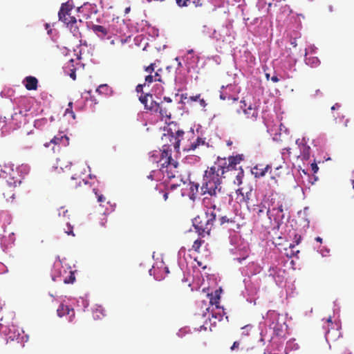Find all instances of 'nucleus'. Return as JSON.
Returning a JSON list of instances; mask_svg holds the SVG:
<instances>
[{"mask_svg":"<svg viewBox=\"0 0 354 354\" xmlns=\"http://www.w3.org/2000/svg\"><path fill=\"white\" fill-rule=\"evenodd\" d=\"M243 160V154L230 156L227 159L218 157L214 165L205 170L201 191L202 194L209 195L203 200L207 210L194 219V226L200 235L209 234L216 222V198L217 194L221 191L222 179L228 178L238 186L242 184L244 171L241 166H237Z\"/></svg>","mask_w":354,"mask_h":354,"instance_id":"obj_1","label":"nucleus"},{"mask_svg":"<svg viewBox=\"0 0 354 354\" xmlns=\"http://www.w3.org/2000/svg\"><path fill=\"white\" fill-rule=\"evenodd\" d=\"M184 134L185 132L180 129L177 130L175 133L171 131V133L164 134L162 137V140H169L170 144L166 143L163 145L159 160H157L158 158V154L156 153H158V152L156 151L153 152L150 156V160L153 162H156L157 163H160L161 166L160 167L162 168H165V165H168L171 163V162L175 161L171 158V146L173 145L174 148L178 151L180 147V139L183 138Z\"/></svg>","mask_w":354,"mask_h":354,"instance_id":"obj_2","label":"nucleus"},{"mask_svg":"<svg viewBox=\"0 0 354 354\" xmlns=\"http://www.w3.org/2000/svg\"><path fill=\"white\" fill-rule=\"evenodd\" d=\"M284 208L287 209V207L283 198L275 196L271 198L270 207L266 211V215L270 219L273 218L278 227L283 223Z\"/></svg>","mask_w":354,"mask_h":354,"instance_id":"obj_3","label":"nucleus"},{"mask_svg":"<svg viewBox=\"0 0 354 354\" xmlns=\"http://www.w3.org/2000/svg\"><path fill=\"white\" fill-rule=\"evenodd\" d=\"M243 110L245 118L250 121L254 122L259 116V109L260 106L259 100H253L252 102L248 97L243 100Z\"/></svg>","mask_w":354,"mask_h":354,"instance_id":"obj_4","label":"nucleus"},{"mask_svg":"<svg viewBox=\"0 0 354 354\" xmlns=\"http://www.w3.org/2000/svg\"><path fill=\"white\" fill-rule=\"evenodd\" d=\"M6 180L1 185V192L6 199H13L15 195V189L21 183L20 180H15L13 177H6Z\"/></svg>","mask_w":354,"mask_h":354,"instance_id":"obj_5","label":"nucleus"},{"mask_svg":"<svg viewBox=\"0 0 354 354\" xmlns=\"http://www.w3.org/2000/svg\"><path fill=\"white\" fill-rule=\"evenodd\" d=\"M145 71L148 73L145 77V84L149 85L154 82H160L164 83V79L162 77L163 70L162 68H156L155 64H151L149 66L145 68Z\"/></svg>","mask_w":354,"mask_h":354,"instance_id":"obj_6","label":"nucleus"},{"mask_svg":"<svg viewBox=\"0 0 354 354\" xmlns=\"http://www.w3.org/2000/svg\"><path fill=\"white\" fill-rule=\"evenodd\" d=\"M208 147L209 144L205 142V138L198 137L189 145H185L183 150L186 151H195L196 149H205Z\"/></svg>","mask_w":354,"mask_h":354,"instance_id":"obj_7","label":"nucleus"},{"mask_svg":"<svg viewBox=\"0 0 354 354\" xmlns=\"http://www.w3.org/2000/svg\"><path fill=\"white\" fill-rule=\"evenodd\" d=\"M139 100L145 105V108L151 111L158 113V109L155 105H158L159 103L153 100V96L151 94H145L139 97Z\"/></svg>","mask_w":354,"mask_h":354,"instance_id":"obj_8","label":"nucleus"},{"mask_svg":"<svg viewBox=\"0 0 354 354\" xmlns=\"http://www.w3.org/2000/svg\"><path fill=\"white\" fill-rule=\"evenodd\" d=\"M91 29L98 37H104L109 32L117 33L119 32L118 30L115 28L113 24L109 25L108 28L100 25H93Z\"/></svg>","mask_w":354,"mask_h":354,"instance_id":"obj_9","label":"nucleus"},{"mask_svg":"<svg viewBox=\"0 0 354 354\" xmlns=\"http://www.w3.org/2000/svg\"><path fill=\"white\" fill-rule=\"evenodd\" d=\"M178 162L174 161L169 165H165V168L160 167V170L163 174H166L168 178L171 179L176 178V175L178 174Z\"/></svg>","mask_w":354,"mask_h":354,"instance_id":"obj_10","label":"nucleus"},{"mask_svg":"<svg viewBox=\"0 0 354 354\" xmlns=\"http://www.w3.org/2000/svg\"><path fill=\"white\" fill-rule=\"evenodd\" d=\"M158 109V112L160 113L162 118L170 119L171 115V109L174 108L173 104H167L165 102H161L158 105H155Z\"/></svg>","mask_w":354,"mask_h":354,"instance_id":"obj_11","label":"nucleus"},{"mask_svg":"<svg viewBox=\"0 0 354 354\" xmlns=\"http://www.w3.org/2000/svg\"><path fill=\"white\" fill-rule=\"evenodd\" d=\"M296 144L298 145L300 150V153L297 156H301L302 159L305 160H308L310 156V147L306 145L304 140L297 139L296 140Z\"/></svg>","mask_w":354,"mask_h":354,"instance_id":"obj_12","label":"nucleus"},{"mask_svg":"<svg viewBox=\"0 0 354 354\" xmlns=\"http://www.w3.org/2000/svg\"><path fill=\"white\" fill-rule=\"evenodd\" d=\"M57 315L60 317L68 315H69V322H73L75 318V310L73 308H70L68 306L61 304L57 310Z\"/></svg>","mask_w":354,"mask_h":354,"instance_id":"obj_13","label":"nucleus"},{"mask_svg":"<svg viewBox=\"0 0 354 354\" xmlns=\"http://www.w3.org/2000/svg\"><path fill=\"white\" fill-rule=\"evenodd\" d=\"M26 112L27 111L19 110L12 115L11 120L15 125L20 127L21 124L25 122L27 115Z\"/></svg>","mask_w":354,"mask_h":354,"instance_id":"obj_14","label":"nucleus"},{"mask_svg":"<svg viewBox=\"0 0 354 354\" xmlns=\"http://www.w3.org/2000/svg\"><path fill=\"white\" fill-rule=\"evenodd\" d=\"M50 143L58 146L66 147L69 145V138L66 135L60 133L54 136L50 140Z\"/></svg>","mask_w":354,"mask_h":354,"instance_id":"obj_15","label":"nucleus"},{"mask_svg":"<svg viewBox=\"0 0 354 354\" xmlns=\"http://www.w3.org/2000/svg\"><path fill=\"white\" fill-rule=\"evenodd\" d=\"M23 84L28 91H35L37 89L38 80L35 77L27 76L24 78Z\"/></svg>","mask_w":354,"mask_h":354,"instance_id":"obj_16","label":"nucleus"},{"mask_svg":"<svg viewBox=\"0 0 354 354\" xmlns=\"http://www.w3.org/2000/svg\"><path fill=\"white\" fill-rule=\"evenodd\" d=\"M267 208L266 204L263 202L254 205L251 209L252 212L258 217H261L265 214H266Z\"/></svg>","mask_w":354,"mask_h":354,"instance_id":"obj_17","label":"nucleus"},{"mask_svg":"<svg viewBox=\"0 0 354 354\" xmlns=\"http://www.w3.org/2000/svg\"><path fill=\"white\" fill-rule=\"evenodd\" d=\"M175 1L177 6L180 8L187 7L191 4H193L196 8L201 7L203 5L201 0H175Z\"/></svg>","mask_w":354,"mask_h":354,"instance_id":"obj_18","label":"nucleus"},{"mask_svg":"<svg viewBox=\"0 0 354 354\" xmlns=\"http://www.w3.org/2000/svg\"><path fill=\"white\" fill-rule=\"evenodd\" d=\"M74 61L69 60L64 66L65 73H67L73 80H76V69L74 68Z\"/></svg>","mask_w":354,"mask_h":354,"instance_id":"obj_19","label":"nucleus"},{"mask_svg":"<svg viewBox=\"0 0 354 354\" xmlns=\"http://www.w3.org/2000/svg\"><path fill=\"white\" fill-rule=\"evenodd\" d=\"M72 161L69 158L66 156H62L57 159V167H59L61 169H70L72 165Z\"/></svg>","mask_w":354,"mask_h":354,"instance_id":"obj_20","label":"nucleus"},{"mask_svg":"<svg viewBox=\"0 0 354 354\" xmlns=\"http://www.w3.org/2000/svg\"><path fill=\"white\" fill-rule=\"evenodd\" d=\"M220 97L223 100H227V104L237 105L238 104V97L228 95L226 89L221 93Z\"/></svg>","mask_w":354,"mask_h":354,"instance_id":"obj_21","label":"nucleus"},{"mask_svg":"<svg viewBox=\"0 0 354 354\" xmlns=\"http://www.w3.org/2000/svg\"><path fill=\"white\" fill-rule=\"evenodd\" d=\"M221 289L216 290L214 293L207 294V297L209 298V304L212 306H219V301L221 299L220 293Z\"/></svg>","mask_w":354,"mask_h":354,"instance_id":"obj_22","label":"nucleus"},{"mask_svg":"<svg viewBox=\"0 0 354 354\" xmlns=\"http://www.w3.org/2000/svg\"><path fill=\"white\" fill-rule=\"evenodd\" d=\"M216 212H217V216H218V221H216V222H218L219 225H223L225 223H234V221L232 220V218H229L226 215H222L221 214H220L221 209L217 206Z\"/></svg>","mask_w":354,"mask_h":354,"instance_id":"obj_23","label":"nucleus"},{"mask_svg":"<svg viewBox=\"0 0 354 354\" xmlns=\"http://www.w3.org/2000/svg\"><path fill=\"white\" fill-rule=\"evenodd\" d=\"M270 165H266L263 167L262 165H257L253 168L252 173L254 174L255 177H262L267 172L268 169H270Z\"/></svg>","mask_w":354,"mask_h":354,"instance_id":"obj_24","label":"nucleus"},{"mask_svg":"<svg viewBox=\"0 0 354 354\" xmlns=\"http://www.w3.org/2000/svg\"><path fill=\"white\" fill-rule=\"evenodd\" d=\"M225 315V309L220 306H216L215 308L212 309V317L218 321L222 320Z\"/></svg>","mask_w":354,"mask_h":354,"instance_id":"obj_25","label":"nucleus"},{"mask_svg":"<svg viewBox=\"0 0 354 354\" xmlns=\"http://www.w3.org/2000/svg\"><path fill=\"white\" fill-rule=\"evenodd\" d=\"M305 62L310 67H317L320 64V61L317 57H307V50H305Z\"/></svg>","mask_w":354,"mask_h":354,"instance_id":"obj_26","label":"nucleus"},{"mask_svg":"<svg viewBox=\"0 0 354 354\" xmlns=\"http://www.w3.org/2000/svg\"><path fill=\"white\" fill-rule=\"evenodd\" d=\"M72 9L73 6L68 2L62 3L58 13L59 18H64V13L66 15L71 14L70 12L72 10Z\"/></svg>","mask_w":354,"mask_h":354,"instance_id":"obj_27","label":"nucleus"},{"mask_svg":"<svg viewBox=\"0 0 354 354\" xmlns=\"http://www.w3.org/2000/svg\"><path fill=\"white\" fill-rule=\"evenodd\" d=\"M59 19L67 25L71 24V29L73 28V25L77 22L76 18L73 16H71V14L66 15L64 13V18H59Z\"/></svg>","mask_w":354,"mask_h":354,"instance_id":"obj_28","label":"nucleus"},{"mask_svg":"<svg viewBox=\"0 0 354 354\" xmlns=\"http://www.w3.org/2000/svg\"><path fill=\"white\" fill-rule=\"evenodd\" d=\"M189 100L192 102H198L201 107H205L207 104L203 98H201V94L194 95V96H190L189 97Z\"/></svg>","mask_w":354,"mask_h":354,"instance_id":"obj_29","label":"nucleus"},{"mask_svg":"<svg viewBox=\"0 0 354 354\" xmlns=\"http://www.w3.org/2000/svg\"><path fill=\"white\" fill-rule=\"evenodd\" d=\"M68 108H67L65 111V113H64V115H69L73 120L75 119V113L73 112V111L72 110V108H73V102H70L68 103Z\"/></svg>","mask_w":354,"mask_h":354,"instance_id":"obj_30","label":"nucleus"},{"mask_svg":"<svg viewBox=\"0 0 354 354\" xmlns=\"http://www.w3.org/2000/svg\"><path fill=\"white\" fill-rule=\"evenodd\" d=\"M295 246V244H290L289 248L290 249V254H287V256H289L290 257L297 256V254L299 253V250H296Z\"/></svg>","mask_w":354,"mask_h":354,"instance_id":"obj_31","label":"nucleus"},{"mask_svg":"<svg viewBox=\"0 0 354 354\" xmlns=\"http://www.w3.org/2000/svg\"><path fill=\"white\" fill-rule=\"evenodd\" d=\"M203 242L204 241L201 239H196L192 245V249L196 252H198Z\"/></svg>","mask_w":354,"mask_h":354,"instance_id":"obj_32","label":"nucleus"},{"mask_svg":"<svg viewBox=\"0 0 354 354\" xmlns=\"http://www.w3.org/2000/svg\"><path fill=\"white\" fill-rule=\"evenodd\" d=\"M272 324L274 325L272 328L274 331V333L277 335H281V333H282V327L283 326L281 324L279 325L278 324H274L272 323Z\"/></svg>","mask_w":354,"mask_h":354,"instance_id":"obj_33","label":"nucleus"},{"mask_svg":"<svg viewBox=\"0 0 354 354\" xmlns=\"http://www.w3.org/2000/svg\"><path fill=\"white\" fill-rule=\"evenodd\" d=\"M64 230L68 235L75 236L73 234V227L68 222H66V228H64Z\"/></svg>","mask_w":354,"mask_h":354,"instance_id":"obj_34","label":"nucleus"},{"mask_svg":"<svg viewBox=\"0 0 354 354\" xmlns=\"http://www.w3.org/2000/svg\"><path fill=\"white\" fill-rule=\"evenodd\" d=\"M162 187V185H160L159 187H158V188L160 189V193L162 192L163 194V199L165 201H166L168 198V194H169V192L167 190L165 191H163V189L161 188ZM162 187H165L164 185H162Z\"/></svg>","mask_w":354,"mask_h":354,"instance_id":"obj_35","label":"nucleus"},{"mask_svg":"<svg viewBox=\"0 0 354 354\" xmlns=\"http://www.w3.org/2000/svg\"><path fill=\"white\" fill-rule=\"evenodd\" d=\"M109 88L107 85H100L97 89L96 91L99 93L108 92Z\"/></svg>","mask_w":354,"mask_h":354,"instance_id":"obj_36","label":"nucleus"},{"mask_svg":"<svg viewBox=\"0 0 354 354\" xmlns=\"http://www.w3.org/2000/svg\"><path fill=\"white\" fill-rule=\"evenodd\" d=\"M301 240V236L299 234H295L294 236V241L292 244H295V245H297L299 244Z\"/></svg>","mask_w":354,"mask_h":354,"instance_id":"obj_37","label":"nucleus"},{"mask_svg":"<svg viewBox=\"0 0 354 354\" xmlns=\"http://www.w3.org/2000/svg\"><path fill=\"white\" fill-rule=\"evenodd\" d=\"M198 187H199V185L197 183H196V184L193 183L191 185L190 190H191V192H192V194H194V191H196V192H198Z\"/></svg>","mask_w":354,"mask_h":354,"instance_id":"obj_38","label":"nucleus"},{"mask_svg":"<svg viewBox=\"0 0 354 354\" xmlns=\"http://www.w3.org/2000/svg\"><path fill=\"white\" fill-rule=\"evenodd\" d=\"M251 327L250 326H245L241 328L243 332L242 333L243 335H248V330H249V328H250Z\"/></svg>","mask_w":354,"mask_h":354,"instance_id":"obj_39","label":"nucleus"},{"mask_svg":"<svg viewBox=\"0 0 354 354\" xmlns=\"http://www.w3.org/2000/svg\"><path fill=\"white\" fill-rule=\"evenodd\" d=\"M311 169L314 173H317L319 167H317V164L314 162L311 164Z\"/></svg>","mask_w":354,"mask_h":354,"instance_id":"obj_40","label":"nucleus"},{"mask_svg":"<svg viewBox=\"0 0 354 354\" xmlns=\"http://www.w3.org/2000/svg\"><path fill=\"white\" fill-rule=\"evenodd\" d=\"M239 344H240L239 342H237V341L234 342L230 348L231 351H234V349L237 348L239 346Z\"/></svg>","mask_w":354,"mask_h":354,"instance_id":"obj_41","label":"nucleus"},{"mask_svg":"<svg viewBox=\"0 0 354 354\" xmlns=\"http://www.w3.org/2000/svg\"><path fill=\"white\" fill-rule=\"evenodd\" d=\"M97 201L100 203H103L106 201V198L103 196L102 195H97Z\"/></svg>","mask_w":354,"mask_h":354,"instance_id":"obj_42","label":"nucleus"},{"mask_svg":"<svg viewBox=\"0 0 354 354\" xmlns=\"http://www.w3.org/2000/svg\"><path fill=\"white\" fill-rule=\"evenodd\" d=\"M145 84H138L137 86H136V91L138 93H141L142 92V88H143V86Z\"/></svg>","mask_w":354,"mask_h":354,"instance_id":"obj_43","label":"nucleus"},{"mask_svg":"<svg viewBox=\"0 0 354 354\" xmlns=\"http://www.w3.org/2000/svg\"><path fill=\"white\" fill-rule=\"evenodd\" d=\"M236 193H237L238 194L241 195V196L244 198V192H243V187H239V188L236 190Z\"/></svg>","mask_w":354,"mask_h":354,"instance_id":"obj_44","label":"nucleus"},{"mask_svg":"<svg viewBox=\"0 0 354 354\" xmlns=\"http://www.w3.org/2000/svg\"><path fill=\"white\" fill-rule=\"evenodd\" d=\"M162 102H165V103L167 104H171L172 100L169 97H165Z\"/></svg>","mask_w":354,"mask_h":354,"instance_id":"obj_45","label":"nucleus"},{"mask_svg":"<svg viewBox=\"0 0 354 354\" xmlns=\"http://www.w3.org/2000/svg\"><path fill=\"white\" fill-rule=\"evenodd\" d=\"M74 280H75V277H73V276H72V275H71V276L70 277V278H69V280L68 281V280H66V279H64V282H65V283H69V282L73 283V282L74 281Z\"/></svg>","mask_w":354,"mask_h":354,"instance_id":"obj_46","label":"nucleus"},{"mask_svg":"<svg viewBox=\"0 0 354 354\" xmlns=\"http://www.w3.org/2000/svg\"><path fill=\"white\" fill-rule=\"evenodd\" d=\"M271 80L273 82H278L279 81V79L277 77V75H274L271 77Z\"/></svg>","mask_w":354,"mask_h":354,"instance_id":"obj_47","label":"nucleus"},{"mask_svg":"<svg viewBox=\"0 0 354 354\" xmlns=\"http://www.w3.org/2000/svg\"><path fill=\"white\" fill-rule=\"evenodd\" d=\"M0 340L2 342L3 344H6L7 343V339L5 337H3V335H1L0 334Z\"/></svg>","mask_w":354,"mask_h":354,"instance_id":"obj_48","label":"nucleus"},{"mask_svg":"<svg viewBox=\"0 0 354 354\" xmlns=\"http://www.w3.org/2000/svg\"><path fill=\"white\" fill-rule=\"evenodd\" d=\"M178 187V185H177V184H171L169 186V189L170 190H174V189H176Z\"/></svg>","mask_w":354,"mask_h":354,"instance_id":"obj_49","label":"nucleus"},{"mask_svg":"<svg viewBox=\"0 0 354 354\" xmlns=\"http://www.w3.org/2000/svg\"><path fill=\"white\" fill-rule=\"evenodd\" d=\"M291 45L293 47H296L297 46V40L295 38L291 40Z\"/></svg>","mask_w":354,"mask_h":354,"instance_id":"obj_50","label":"nucleus"},{"mask_svg":"<svg viewBox=\"0 0 354 354\" xmlns=\"http://www.w3.org/2000/svg\"><path fill=\"white\" fill-rule=\"evenodd\" d=\"M283 150L284 151H286V153H287L288 155H290V154L291 153V149H290V148H289V147L284 148Z\"/></svg>","mask_w":354,"mask_h":354,"instance_id":"obj_51","label":"nucleus"},{"mask_svg":"<svg viewBox=\"0 0 354 354\" xmlns=\"http://www.w3.org/2000/svg\"><path fill=\"white\" fill-rule=\"evenodd\" d=\"M72 32H73L74 35H77V34L79 32V30L77 27H75Z\"/></svg>","mask_w":354,"mask_h":354,"instance_id":"obj_52","label":"nucleus"},{"mask_svg":"<svg viewBox=\"0 0 354 354\" xmlns=\"http://www.w3.org/2000/svg\"><path fill=\"white\" fill-rule=\"evenodd\" d=\"M339 107H340V105H339L338 104H336L333 105V106L331 107V109H332V110H335V109H337V108H339Z\"/></svg>","mask_w":354,"mask_h":354,"instance_id":"obj_53","label":"nucleus"},{"mask_svg":"<svg viewBox=\"0 0 354 354\" xmlns=\"http://www.w3.org/2000/svg\"><path fill=\"white\" fill-rule=\"evenodd\" d=\"M130 10H131V8L130 7L126 8L125 10H124V13L125 14H128L130 12Z\"/></svg>","mask_w":354,"mask_h":354,"instance_id":"obj_54","label":"nucleus"},{"mask_svg":"<svg viewBox=\"0 0 354 354\" xmlns=\"http://www.w3.org/2000/svg\"><path fill=\"white\" fill-rule=\"evenodd\" d=\"M152 173H154V171H152V172H151V174L147 176V178H148L149 179H151V180H153V174H152Z\"/></svg>","mask_w":354,"mask_h":354,"instance_id":"obj_55","label":"nucleus"},{"mask_svg":"<svg viewBox=\"0 0 354 354\" xmlns=\"http://www.w3.org/2000/svg\"><path fill=\"white\" fill-rule=\"evenodd\" d=\"M315 240L319 243H322V239L320 238L319 236H317L315 238Z\"/></svg>","mask_w":354,"mask_h":354,"instance_id":"obj_56","label":"nucleus"},{"mask_svg":"<svg viewBox=\"0 0 354 354\" xmlns=\"http://www.w3.org/2000/svg\"><path fill=\"white\" fill-rule=\"evenodd\" d=\"M319 94H322V92L320 91V90H319V89H317V90H316V91H315V95H319Z\"/></svg>","mask_w":354,"mask_h":354,"instance_id":"obj_57","label":"nucleus"},{"mask_svg":"<svg viewBox=\"0 0 354 354\" xmlns=\"http://www.w3.org/2000/svg\"><path fill=\"white\" fill-rule=\"evenodd\" d=\"M63 214H64V217L68 216V210L64 211Z\"/></svg>","mask_w":354,"mask_h":354,"instance_id":"obj_58","label":"nucleus"},{"mask_svg":"<svg viewBox=\"0 0 354 354\" xmlns=\"http://www.w3.org/2000/svg\"><path fill=\"white\" fill-rule=\"evenodd\" d=\"M326 322H328V323H332V319L330 317H329L327 319H326Z\"/></svg>","mask_w":354,"mask_h":354,"instance_id":"obj_59","label":"nucleus"},{"mask_svg":"<svg viewBox=\"0 0 354 354\" xmlns=\"http://www.w3.org/2000/svg\"><path fill=\"white\" fill-rule=\"evenodd\" d=\"M266 76L267 79H268V78H269L270 75H269L268 73H266Z\"/></svg>","mask_w":354,"mask_h":354,"instance_id":"obj_60","label":"nucleus"},{"mask_svg":"<svg viewBox=\"0 0 354 354\" xmlns=\"http://www.w3.org/2000/svg\"><path fill=\"white\" fill-rule=\"evenodd\" d=\"M201 304H204L205 306H207V305H206V302H205V301H201Z\"/></svg>","mask_w":354,"mask_h":354,"instance_id":"obj_61","label":"nucleus"},{"mask_svg":"<svg viewBox=\"0 0 354 354\" xmlns=\"http://www.w3.org/2000/svg\"><path fill=\"white\" fill-rule=\"evenodd\" d=\"M246 199H248V192H246Z\"/></svg>","mask_w":354,"mask_h":354,"instance_id":"obj_62","label":"nucleus"},{"mask_svg":"<svg viewBox=\"0 0 354 354\" xmlns=\"http://www.w3.org/2000/svg\"><path fill=\"white\" fill-rule=\"evenodd\" d=\"M353 187L354 188V180H352Z\"/></svg>","mask_w":354,"mask_h":354,"instance_id":"obj_63","label":"nucleus"},{"mask_svg":"<svg viewBox=\"0 0 354 354\" xmlns=\"http://www.w3.org/2000/svg\"><path fill=\"white\" fill-rule=\"evenodd\" d=\"M232 145V142H227V145Z\"/></svg>","mask_w":354,"mask_h":354,"instance_id":"obj_64","label":"nucleus"}]
</instances>
